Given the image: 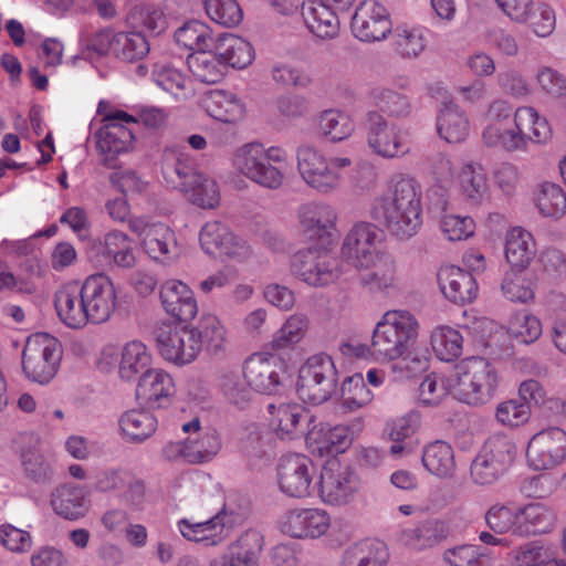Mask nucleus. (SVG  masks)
Here are the masks:
<instances>
[{"mask_svg":"<svg viewBox=\"0 0 566 566\" xmlns=\"http://www.w3.org/2000/svg\"><path fill=\"white\" fill-rule=\"evenodd\" d=\"M443 295L454 304L464 305L472 302L478 293L474 276L455 265L440 268L437 274Z\"/></svg>","mask_w":566,"mask_h":566,"instance_id":"b1692460","label":"nucleus"},{"mask_svg":"<svg viewBox=\"0 0 566 566\" xmlns=\"http://www.w3.org/2000/svg\"><path fill=\"white\" fill-rule=\"evenodd\" d=\"M514 126L522 137L525 145L528 142L535 144H546L552 138V129L545 117L530 106H522L514 112Z\"/></svg>","mask_w":566,"mask_h":566,"instance_id":"c9c22d12","label":"nucleus"},{"mask_svg":"<svg viewBox=\"0 0 566 566\" xmlns=\"http://www.w3.org/2000/svg\"><path fill=\"white\" fill-rule=\"evenodd\" d=\"M161 172L166 182L179 191H189L190 184L199 178L195 161L187 155L175 150H165Z\"/></svg>","mask_w":566,"mask_h":566,"instance_id":"7c9ffc66","label":"nucleus"},{"mask_svg":"<svg viewBox=\"0 0 566 566\" xmlns=\"http://www.w3.org/2000/svg\"><path fill=\"white\" fill-rule=\"evenodd\" d=\"M358 490V481L349 468L332 461L323 467L319 479V495L325 503L344 505L349 503Z\"/></svg>","mask_w":566,"mask_h":566,"instance_id":"f3484780","label":"nucleus"},{"mask_svg":"<svg viewBox=\"0 0 566 566\" xmlns=\"http://www.w3.org/2000/svg\"><path fill=\"white\" fill-rule=\"evenodd\" d=\"M122 432L134 442H142L148 439L157 428L156 418L143 410H130L119 419Z\"/></svg>","mask_w":566,"mask_h":566,"instance_id":"a18cd8bd","label":"nucleus"},{"mask_svg":"<svg viewBox=\"0 0 566 566\" xmlns=\"http://www.w3.org/2000/svg\"><path fill=\"white\" fill-rule=\"evenodd\" d=\"M220 449L219 436L212 432H206L196 440H188L184 452L189 462L202 463L209 461L218 453Z\"/></svg>","mask_w":566,"mask_h":566,"instance_id":"338daca9","label":"nucleus"},{"mask_svg":"<svg viewBox=\"0 0 566 566\" xmlns=\"http://www.w3.org/2000/svg\"><path fill=\"white\" fill-rule=\"evenodd\" d=\"M526 458L535 470L556 467L566 458V432L557 427L537 432L527 444Z\"/></svg>","mask_w":566,"mask_h":566,"instance_id":"4468645a","label":"nucleus"},{"mask_svg":"<svg viewBox=\"0 0 566 566\" xmlns=\"http://www.w3.org/2000/svg\"><path fill=\"white\" fill-rule=\"evenodd\" d=\"M159 297L165 312L180 322H189L198 313L193 292L181 281L165 282L160 286Z\"/></svg>","mask_w":566,"mask_h":566,"instance_id":"393cba45","label":"nucleus"},{"mask_svg":"<svg viewBox=\"0 0 566 566\" xmlns=\"http://www.w3.org/2000/svg\"><path fill=\"white\" fill-rule=\"evenodd\" d=\"M149 52V43L140 31L117 32L114 54L123 61L133 62L143 59Z\"/></svg>","mask_w":566,"mask_h":566,"instance_id":"5fc2aeb1","label":"nucleus"},{"mask_svg":"<svg viewBox=\"0 0 566 566\" xmlns=\"http://www.w3.org/2000/svg\"><path fill=\"white\" fill-rule=\"evenodd\" d=\"M367 142L384 158L401 157L409 153L407 134L397 125H390L378 112L367 114Z\"/></svg>","mask_w":566,"mask_h":566,"instance_id":"f8f14e48","label":"nucleus"},{"mask_svg":"<svg viewBox=\"0 0 566 566\" xmlns=\"http://www.w3.org/2000/svg\"><path fill=\"white\" fill-rule=\"evenodd\" d=\"M218 386L224 400L240 410L247 409L252 401V389L238 373L222 370Z\"/></svg>","mask_w":566,"mask_h":566,"instance_id":"79ce46f5","label":"nucleus"},{"mask_svg":"<svg viewBox=\"0 0 566 566\" xmlns=\"http://www.w3.org/2000/svg\"><path fill=\"white\" fill-rule=\"evenodd\" d=\"M297 170L304 182L315 191L327 195L336 191L342 181L340 170L350 166L346 157L327 159L312 146H300L296 150Z\"/></svg>","mask_w":566,"mask_h":566,"instance_id":"39448f33","label":"nucleus"},{"mask_svg":"<svg viewBox=\"0 0 566 566\" xmlns=\"http://www.w3.org/2000/svg\"><path fill=\"white\" fill-rule=\"evenodd\" d=\"M329 524L331 517L323 510L296 509L285 514L281 530L295 538H317L327 532Z\"/></svg>","mask_w":566,"mask_h":566,"instance_id":"412c9836","label":"nucleus"},{"mask_svg":"<svg viewBox=\"0 0 566 566\" xmlns=\"http://www.w3.org/2000/svg\"><path fill=\"white\" fill-rule=\"evenodd\" d=\"M480 453L506 472L515 460L516 446L509 436L496 433L489 437Z\"/></svg>","mask_w":566,"mask_h":566,"instance_id":"8fccbe9b","label":"nucleus"},{"mask_svg":"<svg viewBox=\"0 0 566 566\" xmlns=\"http://www.w3.org/2000/svg\"><path fill=\"white\" fill-rule=\"evenodd\" d=\"M462 195L471 205H479L488 197V179L478 164H467L459 174Z\"/></svg>","mask_w":566,"mask_h":566,"instance_id":"37998d69","label":"nucleus"},{"mask_svg":"<svg viewBox=\"0 0 566 566\" xmlns=\"http://www.w3.org/2000/svg\"><path fill=\"white\" fill-rule=\"evenodd\" d=\"M54 306L60 321L70 328L81 329L91 323L80 281L61 285L54 294Z\"/></svg>","mask_w":566,"mask_h":566,"instance_id":"6ab92c4d","label":"nucleus"},{"mask_svg":"<svg viewBox=\"0 0 566 566\" xmlns=\"http://www.w3.org/2000/svg\"><path fill=\"white\" fill-rule=\"evenodd\" d=\"M418 427V419L416 416L400 417L392 420L388 424V433L394 441L390 447L392 455L410 454L415 449L412 436Z\"/></svg>","mask_w":566,"mask_h":566,"instance_id":"49530a36","label":"nucleus"},{"mask_svg":"<svg viewBox=\"0 0 566 566\" xmlns=\"http://www.w3.org/2000/svg\"><path fill=\"white\" fill-rule=\"evenodd\" d=\"M462 336L454 328L442 326L431 335V345L437 356L444 361L458 358L462 353Z\"/></svg>","mask_w":566,"mask_h":566,"instance_id":"4d7b16f0","label":"nucleus"},{"mask_svg":"<svg viewBox=\"0 0 566 566\" xmlns=\"http://www.w3.org/2000/svg\"><path fill=\"white\" fill-rule=\"evenodd\" d=\"M190 328L199 342L201 349L206 346V348L214 355L222 349L224 328L216 315L203 314L198 324Z\"/></svg>","mask_w":566,"mask_h":566,"instance_id":"3c124183","label":"nucleus"},{"mask_svg":"<svg viewBox=\"0 0 566 566\" xmlns=\"http://www.w3.org/2000/svg\"><path fill=\"white\" fill-rule=\"evenodd\" d=\"M285 160V153L279 147L265 149L260 143H249L234 155L237 169L253 182L269 189L282 186L284 175L273 165Z\"/></svg>","mask_w":566,"mask_h":566,"instance_id":"20e7f679","label":"nucleus"},{"mask_svg":"<svg viewBox=\"0 0 566 566\" xmlns=\"http://www.w3.org/2000/svg\"><path fill=\"white\" fill-rule=\"evenodd\" d=\"M291 266L297 277L314 287L326 286L340 275L338 260L328 251L316 248L295 253Z\"/></svg>","mask_w":566,"mask_h":566,"instance_id":"6e6552de","label":"nucleus"},{"mask_svg":"<svg viewBox=\"0 0 566 566\" xmlns=\"http://www.w3.org/2000/svg\"><path fill=\"white\" fill-rule=\"evenodd\" d=\"M175 392V384L169 374L151 369L140 377L136 387V398L150 409L166 407Z\"/></svg>","mask_w":566,"mask_h":566,"instance_id":"bb28decb","label":"nucleus"},{"mask_svg":"<svg viewBox=\"0 0 566 566\" xmlns=\"http://www.w3.org/2000/svg\"><path fill=\"white\" fill-rule=\"evenodd\" d=\"M338 374L331 356L321 353L308 357L298 373L300 398L313 405L327 401L336 391Z\"/></svg>","mask_w":566,"mask_h":566,"instance_id":"423d86ee","label":"nucleus"},{"mask_svg":"<svg viewBox=\"0 0 566 566\" xmlns=\"http://www.w3.org/2000/svg\"><path fill=\"white\" fill-rule=\"evenodd\" d=\"M205 9L212 21L226 28L237 27L243 19L235 0H206Z\"/></svg>","mask_w":566,"mask_h":566,"instance_id":"680f3d73","label":"nucleus"},{"mask_svg":"<svg viewBox=\"0 0 566 566\" xmlns=\"http://www.w3.org/2000/svg\"><path fill=\"white\" fill-rule=\"evenodd\" d=\"M389 552L379 539H364L348 547L344 555L345 566H386Z\"/></svg>","mask_w":566,"mask_h":566,"instance_id":"58836bf2","label":"nucleus"},{"mask_svg":"<svg viewBox=\"0 0 566 566\" xmlns=\"http://www.w3.org/2000/svg\"><path fill=\"white\" fill-rule=\"evenodd\" d=\"M535 203L543 216L560 218L566 212V193L557 184L545 181L537 187Z\"/></svg>","mask_w":566,"mask_h":566,"instance_id":"de8ad7c7","label":"nucleus"},{"mask_svg":"<svg viewBox=\"0 0 566 566\" xmlns=\"http://www.w3.org/2000/svg\"><path fill=\"white\" fill-rule=\"evenodd\" d=\"M455 399L471 406L490 401L499 386L495 367L483 357H469L457 364L449 378Z\"/></svg>","mask_w":566,"mask_h":566,"instance_id":"7ed1b4c3","label":"nucleus"},{"mask_svg":"<svg viewBox=\"0 0 566 566\" xmlns=\"http://www.w3.org/2000/svg\"><path fill=\"white\" fill-rule=\"evenodd\" d=\"M269 410L272 415L271 423L280 439L292 440L305 437L307 441L321 442L319 434L323 428L316 431L315 417L301 405H270Z\"/></svg>","mask_w":566,"mask_h":566,"instance_id":"1a4fd4ad","label":"nucleus"},{"mask_svg":"<svg viewBox=\"0 0 566 566\" xmlns=\"http://www.w3.org/2000/svg\"><path fill=\"white\" fill-rule=\"evenodd\" d=\"M199 241L202 250L213 256L243 260L251 253L247 242L235 237L233 232L220 221L207 222L201 228Z\"/></svg>","mask_w":566,"mask_h":566,"instance_id":"2eb2a0df","label":"nucleus"},{"mask_svg":"<svg viewBox=\"0 0 566 566\" xmlns=\"http://www.w3.org/2000/svg\"><path fill=\"white\" fill-rule=\"evenodd\" d=\"M263 536L256 530H248L230 544L226 554L211 566H259Z\"/></svg>","mask_w":566,"mask_h":566,"instance_id":"cd10ccee","label":"nucleus"},{"mask_svg":"<svg viewBox=\"0 0 566 566\" xmlns=\"http://www.w3.org/2000/svg\"><path fill=\"white\" fill-rule=\"evenodd\" d=\"M419 324L407 311H389L377 323L369 347L378 360L406 358L418 338Z\"/></svg>","mask_w":566,"mask_h":566,"instance_id":"f03ea898","label":"nucleus"},{"mask_svg":"<svg viewBox=\"0 0 566 566\" xmlns=\"http://www.w3.org/2000/svg\"><path fill=\"white\" fill-rule=\"evenodd\" d=\"M127 20L137 31L142 33L147 31L153 35L163 33L167 28V20L164 12L149 4L134 6L127 15Z\"/></svg>","mask_w":566,"mask_h":566,"instance_id":"09e8293b","label":"nucleus"},{"mask_svg":"<svg viewBox=\"0 0 566 566\" xmlns=\"http://www.w3.org/2000/svg\"><path fill=\"white\" fill-rule=\"evenodd\" d=\"M536 255L533 235L523 228L516 227L506 233L505 259L511 269L525 271Z\"/></svg>","mask_w":566,"mask_h":566,"instance_id":"473e14b6","label":"nucleus"},{"mask_svg":"<svg viewBox=\"0 0 566 566\" xmlns=\"http://www.w3.org/2000/svg\"><path fill=\"white\" fill-rule=\"evenodd\" d=\"M187 63L193 76L202 83H217L223 77L224 66L217 56L216 50L192 53L188 56Z\"/></svg>","mask_w":566,"mask_h":566,"instance_id":"c03bdc74","label":"nucleus"},{"mask_svg":"<svg viewBox=\"0 0 566 566\" xmlns=\"http://www.w3.org/2000/svg\"><path fill=\"white\" fill-rule=\"evenodd\" d=\"M176 241L172 230L164 223H153L143 239L145 251L155 260L161 259L171 252Z\"/></svg>","mask_w":566,"mask_h":566,"instance_id":"13d9d810","label":"nucleus"},{"mask_svg":"<svg viewBox=\"0 0 566 566\" xmlns=\"http://www.w3.org/2000/svg\"><path fill=\"white\" fill-rule=\"evenodd\" d=\"M203 106L214 119L223 123H235L245 112L242 101L232 92L226 90H211L206 94Z\"/></svg>","mask_w":566,"mask_h":566,"instance_id":"72a5a7b5","label":"nucleus"},{"mask_svg":"<svg viewBox=\"0 0 566 566\" xmlns=\"http://www.w3.org/2000/svg\"><path fill=\"white\" fill-rule=\"evenodd\" d=\"M315 472L310 458L297 453L284 455L277 465L280 490L291 497H305L311 494Z\"/></svg>","mask_w":566,"mask_h":566,"instance_id":"ddd939ff","label":"nucleus"},{"mask_svg":"<svg viewBox=\"0 0 566 566\" xmlns=\"http://www.w3.org/2000/svg\"><path fill=\"white\" fill-rule=\"evenodd\" d=\"M355 38L363 42H376L386 38L391 30L386 8L373 0L363 1L356 8L350 22Z\"/></svg>","mask_w":566,"mask_h":566,"instance_id":"a211bd4d","label":"nucleus"},{"mask_svg":"<svg viewBox=\"0 0 566 566\" xmlns=\"http://www.w3.org/2000/svg\"><path fill=\"white\" fill-rule=\"evenodd\" d=\"M336 209L323 201H310L297 209L301 231L310 239L331 237L336 230Z\"/></svg>","mask_w":566,"mask_h":566,"instance_id":"aec40b11","label":"nucleus"},{"mask_svg":"<svg viewBox=\"0 0 566 566\" xmlns=\"http://www.w3.org/2000/svg\"><path fill=\"white\" fill-rule=\"evenodd\" d=\"M318 127L322 134L332 142H340L353 132V124L349 117L335 109H327L321 114Z\"/></svg>","mask_w":566,"mask_h":566,"instance_id":"0e129e2a","label":"nucleus"},{"mask_svg":"<svg viewBox=\"0 0 566 566\" xmlns=\"http://www.w3.org/2000/svg\"><path fill=\"white\" fill-rule=\"evenodd\" d=\"M439 135L448 143H461L469 134V120L458 105L444 103L438 116Z\"/></svg>","mask_w":566,"mask_h":566,"instance_id":"a19ab883","label":"nucleus"},{"mask_svg":"<svg viewBox=\"0 0 566 566\" xmlns=\"http://www.w3.org/2000/svg\"><path fill=\"white\" fill-rule=\"evenodd\" d=\"M488 526L497 534L511 533L517 536L518 507L509 504H494L485 513Z\"/></svg>","mask_w":566,"mask_h":566,"instance_id":"052dcab7","label":"nucleus"},{"mask_svg":"<svg viewBox=\"0 0 566 566\" xmlns=\"http://www.w3.org/2000/svg\"><path fill=\"white\" fill-rule=\"evenodd\" d=\"M557 523L556 512L543 502L518 506L517 536L542 535L552 532Z\"/></svg>","mask_w":566,"mask_h":566,"instance_id":"c756f323","label":"nucleus"},{"mask_svg":"<svg viewBox=\"0 0 566 566\" xmlns=\"http://www.w3.org/2000/svg\"><path fill=\"white\" fill-rule=\"evenodd\" d=\"M502 291L512 302L526 303L534 297L533 283L525 271L511 269L502 282Z\"/></svg>","mask_w":566,"mask_h":566,"instance_id":"69168bd1","label":"nucleus"},{"mask_svg":"<svg viewBox=\"0 0 566 566\" xmlns=\"http://www.w3.org/2000/svg\"><path fill=\"white\" fill-rule=\"evenodd\" d=\"M61 359L59 340L46 333H38L27 339L22 350V369L30 380L48 384L56 375Z\"/></svg>","mask_w":566,"mask_h":566,"instance_id":"0eeeda50","label":"nucleus"},{"mask_svg":"<svg viewBox=\"0 0 566 566\" xmlns=\"http://www.w3.org/2000/svg\"><path fill=\"white\" fill-rule=\"evenodd\" d=\"M242 375L252 391L271 395L280 386V375L274 357L253 354L243 364Z\"/></svg>","mask_w":566,"mask_h":566,"instance_id":"a878e982","label":"nucleus"},{"mask_svg":"<svg viewBox=\"0 0 566 566\" xmlns=\"http://www.w3.org/2000/svg\"><path fill=\"white\" fill-rule=\"evenodd\" d=\"M189 191H182L186 199L203 209H213L219 205L220 196L217 182L199 171V178L189 185Z\"/></svg>","mask_w":566,"mask_h":566,"instance_id":"6e6d98bb","label":"nucleus"},{"mask_svg":"<svg viewBox=\"0 0 566 566\" xmlns=\"http://www.w3.org/2000/svg\"><path fill=\"white\" fill-rule=\"evenodd\" d=\"M443 560L448 566H489L486 554L469 544L446 549Z\"/></svg>","mask_w":566,"mask_h":566,"instance_id":"774afa93","label":"nucleus"},{"mask_svg":"<svg viewBox=\"0 0 566 566\" xmlns=\"http://www.w3.org/2000/svg\"><path fill=\"white\" fill-rule=\"evenodd\" d=\"M81 284L91 323L107 322L117 304V293L112 280L97 273L87 276Z\"/></svg>","mask_w":566,"mask_h":566,"instance_id":"dca6fc26","label":"nucleus"},{"mask_svg":"<svg viewBox=\"0 0 566 566\" xmlns=\"http://www.w3.org/2000/svg\"><path fill=\"white\" fill-rule=\"evenodd\" d=\"M155 340L161 357L179 367L195 361L201 352L199 342L188 326L159 327L155 332Z\"/></svg>","mask_w":566,"mask_h":566,"instance_id":"9d476101","label":"nucleus"},{"mask_svg":"<svg viewBox=\"0 0 566 566\" xmlns=\"http://www.w3.org/2000/svg\"><path fill=\"white\" fill-rule=\"evenodd\" d=\"M216 54L219 56L224 69H244L253 61V50L251 44L242 38L234 34H224L220 36L214 45Z\"/></svg>","mask_w":566,"mask_h":566,"instance_id":"e433bc0d","label":"nucleus"},{"mask_svg":"<svg viewBox=\"0 0 566 566\" xmlns=\"http://www.w3.org/2000/svg\"><path fill=\"white\" fill-rule=\"evenodd\" d=\"M96 146L102 156V164L117 168V157L133 147L134 133L119 123H105L96 133Z\"/></svg>","mask_w":566,"mask_h":566,"instance_id":"5701e85b","label":"nucleus"},{"mask_svg":"<svg viewBox=\"0 0 566 566\" xmlns=\"http://www.w3.org/2000/svg\"><path fill=\"white\" fill-rule=\"evenodd\" d=\"M343 405L349 409L360 408L373 400V392L366 386L361 374L347 377L340 388Z\"/></svg>","mask_w":566,"mask_h":566,"instance_id":"e2e57ef3","label":"nucleus"},{"mask_svg":"<svg viewBox=\"0 0 566 566\" xmlns=\"http://www.w3.org/2000/svg\"><path fill=\"white\" fill-rule=\"evenodd\" d=\"M422 464L433 475L450 478L455 471L452 447L442 440H437L423 448Z\"/></svg>","mask_w":566,"mask_h":566,"instance_id":"ea45409f","label":"nucleus"},{"mask_svg":"<svg viewBox=\"0 0 566 566\" xmlns=\"http://www.w3.org/2000/svg\"><path fill=\"white\" fill-rule=\"evenodd\" d=\"M369 216L378 227L401 240L412 237L421 223L419 185L409 177H395L390 191L373 201Z\"/></svg>","mask_w":566,"mask_h":566,"instance_id":"f257e3e1","label":"nucleus"},{"mask_svg":"<svg viewBox=\"0 0 566 566\" xmlns=\"http://www.w3.org/2000/svg\"><path fill=\"white\" fill-rule=\"evenodd\" d=\"M176 42L193 53L207 50L212 44L210 28L200 21L186 22L175 32Z\"/></svg>","mask_w":566,"mask_h":566,"instance_id":"603ef678","label":"nucleus"},{"mask_svg":"<svg viewBox=\"0 0 566 566\" xmlns=\"http://www.w3.org/2000/svg\"><path fill=\"white\" fill-rule=\"evenodd\" d=\"M373 270L360 275V284L370 291H381L394 285L396 264L391 256L381 254L371 264Z\"/></svg>","mask_w":566,"mask_h":566,"instance_id":"864d4df0","label":"nucleus"},{"mask_svg":"<svg viewBox=\"0 0 566 566\" xmlns=\"http://www.w3.org/2000/svg\"><path fill=\"white\" fill-rule=\"evenodd\" d=\"M227 517L224 512H219L202 522L184 518L178 522V528L188 541L202 543L206 546H217L231 535L232 525Z\"/></svg>","mask_w":566,"mask_h":566,"instance_id":"4be33fe9","label":"nucleus"},{"mask_svg":"<svg viewBox=\"0 0 566 566\" xmlns=\"http://www.w3.org/2000/svg\"><path fill=\"white\" fill-rule=\"evenodd\" d=\"M150 365L151 356L147 347L142 342L133 340L123 348L118 374L125 381L139 380L151 370Z\"/></svg>","mask_w":566,"mask_h":566,"instance_id":"4c0bfd02","label":"nucleus"},{"mask_svg":"<svg viewBox=\"0 0 566 566\" xmlns=\"http://www.w3.org/2000/svg\"><path fill=\"white\" fill-rule=\"evenodd\" d=\"M373 98L377 107L390 117L406 118L411 114L412 106L405 94L389 88H376Z\"/></svg>","mask_w":566,"mask_h":566,"instance_id":"bf43d9fd","label":"nucleus"},{"mask_svg":"<svg viewBox=\"0 0 566 566\" xmlns=\"http://www.w3.org/2000/svg\"><path fill=\"white\" fill-rule=\"evenodd\" d=\"M378 238L379 233L375 224L369 222L356 223L343 241V258L357 269H369L382 254L378 249Z\"/></svg>","mask_w":566,"mask_h":566,"instance_id":"9b49d317","label":"nucleus"},{"mask_svg":"<svg viewBox=\"0 0 566 566\" xmlns=\"http://www.w3.org/2000/svg\"><path fill=\"white\" fill-rule=\"evenodd\" d=\"M302 17L308 31L318 39L331 40L339 34L340 22L336 12L322 0L303 1Z\"/></svg>","mask_w":566,"mask_h":566,"instance_id":"c85d7f7f","label":"nucleus"},{"mask_svg":"<svg viewBox=\"0 0 566 566\" xmlns=\"http://www.w3.org/2000/svg\"><path fill=\"white\" fill-rule=\"evenodd\" d=\"M450 533L449 525L441 520L429 518L402 532L403 543L413 549L431 548L444 541Z\"/></svg>","mask_w":566,"mask_h":566,"instance_id":"f704fd0d","label":"nucleus"},{"mask_svg":"<svg viewBox=\"0 0 566 566\" xmlns=\"http://www.w3.org/2000/svg\"><path fill=\"white\" fill-rule=\"evenodd\" d=\"M51 506L59 516L76 521L84 517L90 510V500L82 488L73 484H63L51 494Z\"/></svg>","mask_w":566,"mask_h":566,"instance_id":"2f4dec72","label":"nucleus"}]
</instances>
